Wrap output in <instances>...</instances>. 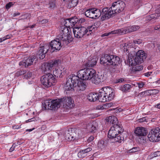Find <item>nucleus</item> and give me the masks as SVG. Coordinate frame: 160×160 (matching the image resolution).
<instances>
[{"mask_svg": "<svg viewBox=\"0 0 160 160\" xmlns=\"http://www.w3.org/2000/svg\"><path fill=\"white\" fill-rule=\"evenodd\" d=\"M74 101L70 97H65L63 98L55 100L48 99L42 103L43 109L55 110L60 107L61 103L63 104L64 108L66 109H71L74 106Z\"/></svg>", "mask_w": 160, "mask_h": 160, "instance_id": "nucleus-1", "label": "nucleus"}, {"mask_svg": "<svg viewBox=\"0 0 160 160\" xmlns=\"http://www.w3.org/2000/svg\"><path fill=\"white\" fill-rule=\"evenodd\" d=\"M77 76L83 80H90L95 84H98L102 81L103 76L96 74V71L92 68H84L80 70L78 72Z\"/></svg>", "mask_w": 160, "mask_h": 160, "instance_id": "nucleus-2", "label": "nucleus"}, {"mask_svg": "<svg viewBox=\"0 0 160 160\" xmlns=\"http://www.w3.org/2000/svg\"><path fill=\"white\" fill-rule=\"evenodd\" d=\"M147 57L146 54L142 50L138 51L134 56L128 54V58L127 60V63L129 65L133 66L140 64L143 62Z\"/></svg>", "mask_w": 160, "mask_h": 160, "instance_id": "nucleus-3", "label": "nucleus"}, {"mask_svg": "<svg viewBox=\"0 0 160 160\" xmlns=\"http://www.w3.org/2000/svg\"><path fill=\"white\" fill-rule=\"evenodd\" d=\"M100 63L104 65H118L121 62L120 58L118 56L112 55L105 54L101 58Z\"/></svg>", "mask_w": 160, "mask_h": 160, "instance_id": "nucleus-4", "label": "nucleus"}, {"mask_svg": "<svg viewBox=\"0 0 160 160\" xmlns=\"http://www.w3.org/2000/svg\"><path fill=\"white\" fill-rule=\"evenodd\" d=\"M139 28L140 27L138 25L130 26L120 29L114 30L105 33L102 35V37L108 36L111 34H125L135 31Z\"/></svg>", "mask_w": 160, "mask_h": 160, "instance_id": "nucleus-5", "label": "nucleus"}, {"mask_svg": "<svg viewBox=\"0 0 160 160\" xmlns=\"http://www.w3.org/2000/svg\"><path fill=\"white\" fill-rule=\"evenodd\" d=\"M59 39L62 41L64 43L68 44L72 41V38L70 35L69 29L65 26H62L61 28V31L58 36Z\"/></svg>", "mask_w": 160, "mask_h": 160, "instance_id": "nucleus-6", "label": "nucleus"}, {"mask_svg": "<svg viewBox=\"0 0 160 160\" xmlns=\"http://www.w3.org/2000/svg\"><path fill=\"white\" fill-rule=\"evenodd\" d=\"M40 80L42 84L46 88L50 87L56 81L53 75L49 73L43 75Z\"/></svg>", "mask_w": 160, "mask_h": 160, "instance_id": "nucleus-7", "label": "nucleus"}, {"mask_svg": "<svg viewBox=\"0 0 160 160\" xmlns=\"http://www.w3.org/2000/svg\"><path fill=\"white\" fill-rule=\"evenodd\" d=\"M59 38L58 37L56 39L52 40L50 42V52H57L59 50L62 46L67 45L68 44L63 43L62 40L59 39Z\"/></svg>", "mask_w": 160, "mask_h": 160, "instance_id": "nucleus-8", "label": "nucleus"}, {"mask_svg": "<svg viewBox=\"0 0 160 160\" xmlns=\"http://www.w3.org/2000/svg\"><path fill=\"white\" fill-rule=\"evenodd\" d=\"M124 2L121 1H118L113 3L111 9L112 10L113 14L118 13L123 11L125 8Z\"/></svg>", "mask_w": 160, "mask_h": 160, "instance_id": "nucleus-9", "label": "nucleus"}, {"mask_svg": "<svg viewBox=\"0 0 160 160\" xmlns=\"http://www.w3.org/2000/svg\"><path fill=\"white\" fill-rule=\"evenodd\" d=\"M148 137L150 141L152 142H157L160 141L159 129L157 128L152 130L148 135Z\"/></svg>", "mask_w": 160, "mask_h": 160, "instance_id": "nucleus-10", "label": "nucleus"}, {"mask_svg": "<svg viewBox=\"0 0 160 160\" xmlns=\"http://www.w3.org/2000/svg\"><path fill=\"white\" fill-rule=\"evenodd\" d=\"M123 129L119 125L112 127L108 132V137L111 139H113L115 137L123 132Z\"/></svg>", "mask_w": 160, "mask_h": 160, "instance_id": "nucleus-11", "label": "nucleus"}, {"mask_svg": "<svg viewBox=\"0 0 160 160\" xmlns=\"http://www.w3.org/2000/svg\"><path fill=\"white\" fill-rule=\"evenodd\" d=\"M77 77H73V74L70 75L67 78V81L64 86V89L66 91H73L74 87H75L74 81L77 80Z\"/></svg>", "mask_w": 160, "mask_h": 160, "instance_id": "nucleus-12", "label": "nucleus"}, {"mask_svg": "<svg viewBox=\"0 0 160 160\" xmlns=\"http://www.w3.org/2000/svg\"><path fill=\"white\" fill-rule=\"evenodd\" d=\"M87 31L86 28L83 27H75L73 29V32L75 37L80 38L87 35Z\"/></svg>", "mask_w": 160, "mask_h": 160, "instance_id": "nucleus-13", "label": "nucleus"}, {"mask_svg": "<svg viewBox=\"0 0 160 160\" xmlns=\"http://www.w3.org/2000/svg\"><path fill=\"white\" fill-rule=\"evenodd\" d=\"M38 60V58L35 55H33L25 59L19 63L20 66H22L25 68L28 67L29 66L32 64L33 63H35Z\"/></svg>", "mask_w": 160, "mask_h": 160, "instance_id": "nucleus-14", "label": "nucleus"}, {"mask_svg": "<svg viewBox=\"0 0 160 160\" xmlns=\"http://www.w3.org/2000/svg\"><path fill=\"white\" fill-rule=\"evenodd\" d=\"M76 77L78 78L77 80L74 81L73 83H74L75 88L76 87L78 90L83 91L85 90L87 87V83L85 81L80 80L77 76L73 75V77Z\"/></svg>", "mask_w": 160, "mask_h": 160, "instance_id": "nucleus-15", "label": "nucleus"}, {"mask_svg": "<svg viewBox=\"0 0 160 160\" xmlns=\"http://www.w3.org/2000/svg\"><path fill=\"white\" fill-rule=\"evenodd\" d=\"M50 45L45 44L42 46H41L39 51L37 53L39 58L41 59H43L45 56V54L48 51H50Z\"/></svg>", "mask_w": 160, "mask_h": 160, "instance_id": "nucleus-16", "label": "nucleus"}, {"mask_svg": "<svg viewBox=\"0 0 160 160\" xmlns=\"http://www.w3.org/2000/svg\"><path fill=\"white\" fill-rule=\"evenodd\" d=\"M111 9V7L109 8L106 7L103 8L101 12L102 16L101 19L102 21L107 20L111 18L113 14L112 10Z\"/></svg>", "mask_w": 160, "mask_h": 160, "instance_id": "nucleus-17", "label": "nucleus"}, {"mask_svg": "<svg viewBox=\"0 0 160 160\" xmlns=\"http://www.w3.org/2000/svg\"><path fill=\"white\" fill-rule=\"evenodd\" d=\"M105 94L106 96V98L107 101H109L112 100L114 97V93H113V90L111 88H105Z\"/></svg>", "mask_w": 160, "mask_h": 160, "instance_id": "nucleus-18", "label": "nucleus"}, {"mask_svg": "<svg viewBox=\"0 0 160 160\" xmlns=\"http://www.w3.org/2000/svg\"><path fill=\"white\" fill-rule=\"evenodd\" d=\"M97 123L95 122H92L86 125V129L91 132H95L97 128Z\"/></svg>", "mask_w": 160, "mask_h": 160, "instance_id": "nucleus-19", "label": "nucleus"}, {"mask_svg": "<svg viewBox=\"0 0 160 160\" xmlns=\"http://www.w3.org/2000/svg\"><path fill=\"white\" fill-rule=\"evenodd\" d=\"M135 133L137 136H144L147 135L148 132L147 130L143 127H138L136 128Z\"/></svg>", "mask_w": 160, "mask_h": 160, "instance_id": "nucleus-20", "label": "nucleus"}, {"mask_svg": "<svg viewBox=\"0 0 160 160\" xmlns=\"http://www.w3.org/2000/svg\"><path fill=\"white\" fill-rule=\"evenodd\" d=\"M104 88L103 90L99 91L98 93H97V100H98L99 102H107L106 96Z\"/></svg>", "mask_w": 160, "mask_h": 160, "instance_id": "nucleus-21", "label": "nucleus"}, {"mask_svg": "<svg viewBox=\"0 0 160 160\" xmlns=\"http://www.w3.org/2000/svg\"><path fill=\"white\" fill-rule=\"evenodd\" d=\"M160 16V8H158L155 11V13L147 16L146 19L148 21H150L152 19H155Z\"/></svg>", "mask_w": 160, "mask_h": 160, "instance_id": "nucleus-22", "label": "nucleus"}, {"mask_svg": "<svg viewBox=\"0 0 160 160\" xmlns=\"http://www.w3.org/2000/svg\"><path fill=\"white\" fill-rule=\"evenodd\" d=\"M64 71V69L62 68H56L55 70H53V73L55 77L60 78L65 74Z\"/></svg>", "mask_w": 160, "mask_h": 160, "instance_id": "nucleus-23", "label": "nucleus"}, {"mask_svg": "<svg viewBox=\"0 0 160 160\" xmlns=\"http://www.w3.org/2000/svg\"><path fill=\"white\" fill-rule=\"evenodd\" d=\"M107 122L109 123H111L113 125V126H115L116 125H118L117 124L118 123L117 118L115 116H112L107 117L106 119Z\"/></svg>", "mask_w": 160, "mask_h": 160, "instance_id": "nucleus-24", "label": "nucleus"}, {"mask_svg": "<svg viewBox=\"0 0 160 160\" xmlns=\"http://www.w3.org/2000/svg\"><path fill=\"white\" fill-rule=\"evenodd\" d=\"M97 93H90L87 96L88 99L90 101L94 102L97 100Z\"/></svg>", "mask_w": 160, "mask_h": 160, "instance_id": "nucleus-25", "label": "nucleus"}, {"mask_svg": "<svg viewBox=\"0 0 160 160\" xmlns=\"http://www.w3.org/2000/svg\"><path fill=\"white\" fill-rule=\"evenodd\" d=\"M93 19L99 17L101 15V11L98 8H93Z\"/></svg>", "mask_w": 160, "mask_h": 160, "instance_id": "nucleus-26", "label": "nucleus"}, {"mask_svg": "<svg viewBox=\"0 0 160 160\" xmlns=\"http://www.w3.org/2000/svg\"><path fill=\"white\" fill-rule=\"evenodd\" d=\"M69 20L71 24V28H72L75 24H78L79 18L75 16L69 18Z\"/></svg>", "mask_w": 160, "mask_h": 160, "instance_id": "nucleus-27", "label": "nucleus"}, {"mask_svg": "<svg viewBox=\"0 0 160 160\" xmlns=\"http://www.w3.org/2000/svg\"><path fill=\"white\" fill-rule=\"evenodd\" d=\"M97 63V61L94 59H92L91 60H88V61L86 62L85 66L87 67H92L94 66Z\"/></svg>", "mask_w": 160, "mask_h": 160, "instance_id": "nucleus-28", "label": "nucleus"}, {"mask_svg": "<svg viewBox=\"0 0 160 160\" xmlns=\"http://www.w3.org/2000/svg\"><path fill=\"white\" fill-rule=\"evenodd\" d=\"M78 2V0H69L68 7L69 8H74L76 6Z\"/></svg>", "mask_w": 160, "mask_h": 160, "instance_id": "nucleus-29", "label": "nucleus"}, {"mask_svg": "<svg viewBox=\"0 0 160 160\" xmlns=\"http://www.w3.org/2000/svg\"><path fill=\"white\" fill-rule=\"evenodd\" d=\"M93 8H91L86 11L85 12L86 16L87 17L93 18Z\"/></svg>", "mask_w": 160, "mask_h": 160, "instance_id": "nucleus-30", "label": "nucleus"}, {"mask_svg": "<svg viewBox=\"0 0 160 160\" xmlns=\"http://www.w3.org/2000/svg\"><path fill=\"white\" fill-rule=\"evenodd\" d=\"M42 70L44 72L51 70L52 69L50 63H46L42 66Z\"/></svg>", "mask_w": 160, "mask_h": 160, "instance_id": "nucleus-31", "label": "nucleus"}, {"mask_svg": "<svg viewBox=\"0 0 160 160\" xmlns=\"http://www.w3.org/2000/svg\"><path fill=\"white\" fill-rule=\"evenodd\" d=\"M131 88V86L130 84H126L120 87V90L123 92H128Z\"/></svg>", "mask_w": 160, "mask_h": 160, "instance_id": "nucleus-32", "label": "nucleus"}, {"mask_svg": "<svg viewBox=\"0 0 160 160\" xmlns=\"http://www.w3.org/2000/svg\"><path fill=\"white\" fill-rule=\"evenodd\" d=\"M95 26H93V25L92 26H90L87 27L86 28L87 29L88 33V36L90 35L93 32H94L96 29L95 28Z\"/></svg>", "mask_w": 160, "mask_h": 160, "instance_id": "nucleus-33", "label": "nucleus"}, {"mask_svg": "<svg viewBox=\"0 0 160 160\" xmlns=\"http://www.w3.org/2000/svg\"><path fill=\"white\" fill-rule=\"evenodd\" d=\"M61 62V60L59 59L54 60L52 62H50L52 68L57 67Z\"/></svg>", "mask_w": 160, "mask_h": 160, "instance_id": "nucleus-34", "label": "nucleus"}, {"mask_svg": "<svg viewBox=\"0 0 160 160\" xmlns=\"http://www.w3.org/2000/svg\"><path fill=\"white\" fill-rule=\"evenodd\" d=\"M113 139H114V141L115 142H118L119 143H121L122 141H123L124 139V138L122 134H120L119 135H117V136L115 137Z\"/></svg>", "mask_w": 160, "mask_h": 160, "instance_id": "nucleus-35", "label": "nucleus"}, {"mask_svg": "<svg viewBox=\"0 0 160 160\" xmlns=\"http://www.w3.org/2000/svg\"><path fill=\"white\" fill-rule=\"evenodd\" d=\"M62 24H63V26H65L66 27L70 29L71 28V24L70 22L69 19H66L64 20L62 22Z\"/></svg>", "mask_w": 160, "mask_h": 160, "instance_id": "nucleus-36", "label": "nucleus"}, {"mask_svg": "<svg viewBox=\"0 0 160 160\" xmlns=\"http://www.w3.org/2000/svg\"><path fill=\"white\" fill-rule=\"evenodd\" d=\"M134 66H135L134 67L132 68L133 71L135 72L139 71L142 70L143 69V66L141 65H139V64H137Z\"/></svg>", "mask_w": 160, "mask_h": 160, "instance_id": "nucleus-37", "label": "nucleus"}, {"mask_svg": "<svg viewBox=\"0 0 160 160\" xmlns=\"http://www.w3.org/2000/svg\"><path fill=\"white\" fill-rule=\"evenodd\" d=\"M128 45L126 44V43H123L120 45V48L123 49L124 52H127L128 53L129 51L128 48Z\"/></svg>", "mask_w": 160, "mask_h": 160, "instance_id": "nucleus-38", "label": "nucleus"}, {"mask_svg": "<svg viewBox=\"0 0 160 160\" xmlns=\"http://www.w3.org/2000/svg\"><path fill=\"white\" fill-rule=\"evenodd\" d=\"M78 155L79 158H83L87 156V154L85 153L82 150L78 152Z\"/></svg>", "mask_w": 160, "mask_h": 160, "instance_id": "nucleus-39", "label": "nucleus"}, {"mask_svg": "<svg viewBox=\"0 0 160 160\" xmlns=\"http://www.w3.org/2000/svg\"><path fill=\"white\" fill-rule=\"evenodd\" d=\"M152 6L151 4L148 3L145 4V10L147 11H149L151 9Z\"/></svg>", "mask_w": 160, "mask_h": 160, "instance_id": "nucleus-40", "label": "nucleus"}, {"mask_svg": "<svg viewBox=\"0 0 160 160\" xmlns=\"http://www.w3.org/2000/svg\"><path fill=\"white\" fill-rule=\"evenodd\" d=\"M26 73V71L23 70H20L19 71L17 72L16 73V75L18 77L20 75H25Z\"/></svg>", "mask_w": 160, "mask_h": 160, "instance_id": "nucleus-41", "label": "nucleus"}, {"mask_svg": "<svg viewBox=\"0 0 160 160\" xmlns=\"http://www.w3.org/2000/svg\"><path fill=\"white\" fill-rule=\"evenodd\" d=\"M140 150V149L138 147H135L129 150V152H134Z\"/></svg>", "mask_w": 160, "mask_h": 160, "instance_id": "nucleus-42", "label": "nucleus"}, {"mask_svg": "<svg viewBox=\"0 0 160 160\" xmlns=\"http://www.w3.org/2000/svg\"><path fill=\"white\" fill-rule=\"evenodd\" d=\"M152 158L156 157L157 156H160V151H158L152 153L151 154Z\"/></svg>", "mask_w": 160, "mask_h": 160, "instance_id": "nucleus-43", "label": "nucleus"}, {"mask_svg": "<svg viewBox=\"0 0 160 160\" xmlns=\"http://www.w3.org/2000/svg\"><path fill=\"white\" fill-rule=\"evenodd\" d=\"M32 75V74L31 72H26V73L24 75V78L26 79H28V78L31 77Z\"/></svg>", "mask_w": 160, "mask_h": 160, "instance_id": "nucleus-44", "label": "nucleus"}, {"mask_svg": "<svg viewBox=\"0 0 160 160\" xmlns=\"http://www.w3.org/2000/svg\"><path fill=\"white\" fill-rule=\"evenodd\" d=\"M113 105V103L112 102H109L106 103L103 105V108H108L112 106Z\"/></svg>", "mask_w": 160, "mask_h": 160, "instance_id": "nucleus-45", "label": "nucleus"}, {"mask_svg": "<svg viewBox=\"0 0 160 160\" xmlns=\"http://www.w3.org/2000/svg\"><path fill=\"white\" fill-rule=\"evenodd\" d=\"M151 94L152 95H156L159 93V91L157 89H151Z\"/></svg>", "mask_w": 160, "mask_h": 160, "instance_id": "nucleus-46", "label": "nucleus"}, {"mask_svg": "<svg viewBox=\"0 0 160 160\" xmlns=\"http://www.w3.org/2000/svg\"><path fill=\"white\" fill-rule=\"evenodd\" d=\"M49 5H50L49 7L50 8H54L55 5V1L54 0H53L52 1H51L49 3Z\"/></svg>", "mask_w": 160, "mask_h": 160, "instance_id": "nucleus-47", "label": "nucleus"}, {"mask_svg": "<svg viewBox=\"0 0 160 160\" xmlns=\"http://www.w3.org/2000/svg\"><path fill=\"white\" fill-rule=\"evenodd\" d=\"M12 2H9L6 5V8L7 9H9L11 6L13 5Z\"/></svg>", "mask_w": 160, "mask_h": 160, "instance_id": "nucleus-48", "label": "nucleus"}, {"mask_svg": "<svg viewBox=\"0 0 160 160\" xmlns=\"http://www.w3.org/2000/svg\"><path fill=\"white\" fill-rule=\"evenodd\" d=\"M144 94L145 96H151V90L146 91L144 92Z\"/></svg>", "mask_w": 160, "mask_h": 160, "instance_id": "nucleus-49", "label": "nucleus"}, {"mask_svg": "<svg viewBox=\"0 0 160 160\" xmlns=\"http://www.w3.org/2000/svg\"><path fill=\"white\" fill-rule=\"evenodd\" d=\"M100 22H96L94 23L93 25L95 26L94 27H95V28L96 29L100 25Z\"/></svg>", "mask_w": 160, "mask_h": 160, "instance_id": "nucleus-50", "label": "nucleus"}, {"mask_svg": "<svg viewBox=\"0 0 160 160\" xmlns=\"http://www.w3.org/2000/svg\"><path fill=\"white\" fill-rule=\"evenodd\" d=\"M85 153L87 154V153L92 150V148H87L82 150Z\"/></svg>", "mask_w": 160, "mask_h": 160, "instance_id": "nucleus-51", "label": "nucleus"}, {"mask_svg": "<svg viewBox=\"0 0 160 160\" xmlns=\"http://www.w3.org/2000/svg\"><path fill=\"white\" fill-rule=\"evenodd\" d=\"M137 84L139 89L142 88L145 85L144 83L143 82H139L137 83Z\"/></svg>", "mask_w": 160, "mask_h": 160, "instance_id": "nucleus-52", "label": "nucleus"}, {"mask_svg": "<svg viewBox=\"0 0 160 160\" xmlns=\"http://www.w3.org/2000/svg\"><path fill=\"white\" fill-rule=\"evenodd\" d=\"M141 2L140 0H134V4L135 5L137 6L140 4Z\"/></svg>", "mask_w": 160, "mask_h": 160, "instance_id": "nucleus-53", "label": "nucleus"}, {"mask_svg": "<svg viewBox=\"0 0 160 160\" xmlns=\"http://www.w3.org/2000/svg\"><path fill=\"white\" fill-rule=\"evenodd\" d=\"M85 21V19L84 18H79L78 24L80 23H82L84 22Z\"/></svg>", "mask_w": 160, "mask_h": 160, "instance_id": "nucleus-54", "label": "nucleus"}, {"mask_svg": "<svg viewBox=\"0 0 160 160\" xmlns=\"http://www.w3.org/2000/svg\"><path fill=\"white\" fill-rule=\"evenodd\" d=\"M104 144V142L103 140H101L98 142V145L99 146L101 147Z\"/></svg>", "mask_w": 160, "mask_h": 160, "instance_id": "nucleus-55", "label": "nucleus"}, {"mask_svg": "<svg viewBox=\"0 0 160 160\" xmlns=\"http://www.w3.org/2000/svg\"><path fill=\"white\" fill-rule=\"evenodd\" d=\"M133 42L135 44L137 43L139 44L142 42V40L140 39H138V40H134Z\"/></svg>", "mask_w": 160, "mask_h": 160, "instance_id": "nucleus-56", "label": "nucleus"}, {"mask_svg": "<svg viewBox=\"0 0 160 160\" xmlns=\"http://www.w3.org/2000/svg\"><path fill=\"white\" fill-rule=\"evenodd\" d=\"M154 29L155 30L160 31V25L155 26L154 27Z\"/></svg>", "mask_w": 160, "mask_h": 160, "instance_id": "nucleus-57", "label": "nucleus"}, {"mask_svg": "<svg viewBox=\"0 0 160 160\" xmlns=\"http://www.w3.org/2000/svg\"><path fill=\"white\" fill-rule=\"evenodd\" d=\"M15 147V146L14 145H12V147L10 148L9 149V151L10 152H12V151H13Z\"/></svg>", "mask_w": 160, "mask_h": 160, "instance_id": "nucleus-58", "label": "nucleus"}, {"mask_svg": "<svg viewBox=\"0 0 160 160\" xmlns=\"http://www.w3.org/2000/svg\"><path fill=\"white\" fill-rule=\"evenodd\" d=\"M115 110V112L116 113H119L122 111V109L121 108H119L118 109H116Z\"/></svg>", "mask_w": 160, "mask_h": 160, "instance_id": "nucleus-59", "label": "nucleus"}, {"mask_svg": "<svg viewBox=\"0 0 160 160\" xmlns=\"http://www.w3.org/2000/svg\"><path fill=\"white\" fill-rule=\"evenodd\" d=\"M152 73V72H149L145 73L144 74V75L148 77L150 76L151 74Z\"/></svg>", "mask_w": 160, "mask_h": 160, "instance_id": "nucleus-60", "label": "nucleus"}, {"mask_svg": "<svg viewBox=\"0 0 160 160\" xmlns=\"http://www.w3.org/2000/svg\"><path fill=\"white\" fill-rule=\"evenodd\" d=\"M146 120V119L145 118H141L139 119V122H142L144 121H145Z\"/></svg>", "mask_w": 160, "mask_h": 160, "instance_id": "nucleus-61", "label": "nucleus"}, {"mask_svg": "<svg viewBox=\"0 0 160 160\" xmlns=\"http://www.w3.org/2000/svg\"><path fill=\"white\" fill-rule=\"evenodd\" d=\"M94 139V137L92 136H91L88 139V141L89 142H90Z\"/></svg>", "mask_w": 160, "mask_h": 160, "instance_id": "nucleus-62", "label": "nucleus"}, {"mask_svg": "<svg viewBox=\"0 0 160 160\" xmlns=\"http://www.w3.org/2000/svg\"><path fill=\"white\" fill-rule=\"evenodd\" d=\"M67 136L68 137V139L69 140L70 139L71 140H72L73 138V137L71 135H70V134L68 135Z\"/></svg>", "mask_w": 160, "mask_h": 160, "instance_id": "nucleus-63", "label": "nucleus"}, {"mask_svg": "<svg viewBox=\"0 0 160 160\" xmlns=\"http://www.w3.org/2000/svg\"><path fill=\"white\" fill-rule=\"evenodd\" d=\"M48 22V20L47 19H45L42 20V21H41V22L42 23H47Z\"/></svg>", "mask_w": 160, "mask_h": 160, "instance_id": "nucleus-64", "label": "nucleus"}]
</instances>
